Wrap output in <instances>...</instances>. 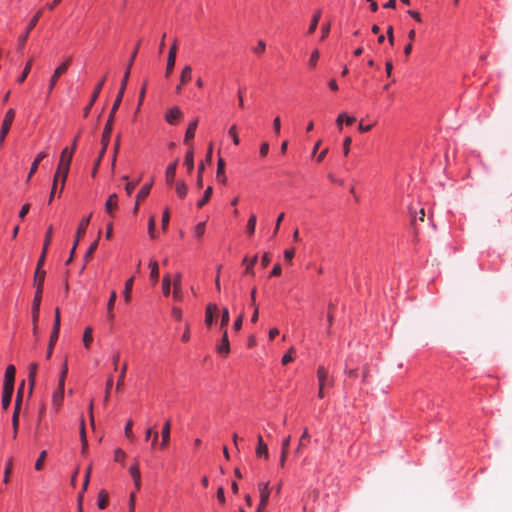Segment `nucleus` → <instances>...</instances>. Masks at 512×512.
<instances>
[{
	"mask_svg": "<svg viewBox=\"0 0 512 512\" xmlns=\"http://www.w3.org/2000/svg\"><path fill=\"white\" fill-rule=\"evenodd\" d=\"M127 83H128V72H125L124 77L121 81L120 89H119L116 99L112 105L111 111L109 113L106 125L104 127V131L102 134L101 142L104 144V149H107V147H108L111 133H112V127H113L115 114L122 102Z\"/></svg>",
	"mask_w": 512,
	"mask_h": 512,
	"instance_id": "obj_1",
	"label": "nucleus"
},
{
	"mask_svg": "<svg viewBox=\"0 0 512 512\" xmlns=\"http://www.w3.org/2000/svg\"><path fill=\"white\" fill-rule=\"evenodd\" d=\"M46 272L44 270H35L34 285L36 287L35 296L32 304V322L36 323L39 319L40 304L42 300L43 285L45 281Z\"/></svg>",
	"mask_w": 512,
	"mask_h": 512,
	"instance_id": "obj_2",
	"label": "nucleus"
},
{
	"mask_svg": "<svg viewBox=\"0 0 512 512\" xmlns=\"http://www.w3.org/2000/svg\"><path fill=\"white\" fill-rule=\"evenodd\" d=\"M73 153H74L73 150H70L69 148L66 147L62 150L61 155H60L58 167H57V170L54 175V186H56L58 184V177L62 176L61 191L64 190V186H65V183H66V180L68 177Z\"/></svg>",
	"mask_w": 512,
	"mask_h": 512,
	"instance_id": "obj_3",
	"label": "nucleus"
},
{
	"mask_svg": "<svg viewBox=\"0 0 512 512\" xmlns=\"http://www.w3.org/2000/svg\"><path fill=\"white\" fill-rule=\"evenodd\" d=\"M71 57H68L63 63H61L54 71L53 75L51 76L49 80L48 85V95H50L55 88L58 79L67 72L70 64H71Z\"/></svg>",
	"mask_w": 512,
	"mask_h": 512,
	"instance_id": "obj_4",
	"label": "nucleus"
},
{
	"mask_svg": "<svg viewBox=\"0 0 512 512\" xmlns=\"http://www.w3.org/2000/svg\"><path fill=\"white\" fill-rule=\"evenodd\" d=\"M14 117H15V111H14V109L11 108L6 112L3 122H2V126L0 129V145H2L4 143V140L11 128L12 123H13Z\"/></svg>",
	"mask_w": 512,
	"mask_h": 512,
	"instance_id": "obj_5",
	"label": "nucleus"
},
{
	"mask_svg": "<svg viewBox=\"0 0 512 512\" xmlns=\"http://www.w3.org/2000/svg\"><path fill=\"white\" fill-rule=\"evenodd\" d=\"M52 233H53V228H52V226H49L47 231H46V234H45L44 243H43V247H42V252H41V255H40L39 259H38L36 269L43 270L42 267H43V265L45 263L48 247H49V245L51 243Z\"/></svg>",
	"mask_w": 512,
	"mask_h": 512,
	"instance_id": "obj_6",
	"label": "nucleus"
},
{
	"mask_svg": "<svg viewBox=\"0 0 512 512\" xmlns=\"http://www.w3.org/2000/svg\"><path fill=\"white\" fill-rule=\"evenodd\" d=\"M317 378L319 386L332 387L334 385V378L329 375L328 370L324 366L318 367Z\"/></svg>",
	"mask_w": 512,
	"mask_h": 512,
	"instance_id": "obj_7",
	"label": "nucleus"
},
{
	"mask_svg": "<svg viewBox=\"0 0 512 512\" xmlns=\"http://www.w3.org/2000/svg\"><path fill=\"white\" fill-rule=\"evenodd\" d=\"M42 11L39 10L34 17L31 19L30 23L27 26L26 32L19 38V49H22L28 39L29 33L36 26Z\"/></svg>",
	"mask_w": 512,
	"mask_h": 512,
	"instance_id": "obj_8",
	"label": "nucleus"
},
{
	"mask_svg": "<svg viewBox=\"0 0 512 512\" xmlns=\"http://www.w3.org/2000/svg\"><path fill=\"white\" fill-rule=\"evenodd\" d=\"M181 280H182L181 273H176L175 276H174V279L172 281V285H173V299L175 301H182V299H183Z\"/></svg>",
	"mask_w": 512,
	"mask_h": 512,
	"instance_id": "obj_9",
	"label": "nucleus"
},
{
	"mask_svg": "<svg viewBox=\"0 0 512 512\" xmlns=\"http://www.w3.org/2000/svg\"><path fill=\"white\" fill-rule=\"evenodd\" d=\"M182 118H183V112L180 110L179 107H172L165 114V120L170 125H175Z\"/></svg>",
	"mask_w": 512,
	"mask_h": 512,
	"instance_id": "obj_10",
	"label": "nucleus"
},
{
	"mask_svg": "<svg viewBox=\"0 0 512 512\" xmlns=\"http://www.w3.org/2000/svg\"><path fill=\"white\" fill-rule=\"evenodd\" d=\"M176 41H174L173 45L171 46L169 53H168V59H167V65L165 70V76L169 77L171 73L173 72L175 61H176Z\"/></svg>",
	"mask_w": 512,
	"mask_h": 512,
	"instance_id": "obj_11",
	"label": "nucleus"
},
{
	"mask_svg": "<svg viewBox=\"0 0 512 512\" xmlns=\"http://www.w3.org/2000/svg\"><path fill=\"white\" fill-rule=\"evenodd\" d=\"M192 79V67L186 65L180 75V83L176 86V93H181L182 86L191 81Z\"/></svg>",
	"mask_w": 512,
	"mask_h": 512,
	"instance_id": "obj_12",
	"label": "nucleus"
},
{
	"mask_svg": "<svg viewBox=\"0 0 512 512\" xmlns=\"http://www.w3.org/2000/svg\"><path fill=\"white\" fill-rule=\"evenodd\" d=\"M258 490L260 493L261 506H267L271 493L269 482H260L258 484Z\"/></svg>",
	"mask_w": 512,
	"mask_h": 512,
	"instance_id": "obj_13",
	"label": "nucleus"
},
{
	"mask_svg": "<svg viewBox=\"0 0 512 512\" xmlns=\"http://www.w3.org/2000/svg\"><path fill=\"white\" fill-rule=\"evenodd\" d=\"M105 80H106V77H103V78L99 81V83L96 85V87H95V89H94V92H93V94H92L91 100H90L89 104H88V105L85 107V109H84V116H85V117H87V116H88V114H89V112H90V110H91V108H92L93 104H94V103H95V101L97 100V98H98V96H99V94H100V92H101V90H102V87H103V85H104Z\"/></svg>",
	"mask_w": 512,
	"mask_h": 512,
	"instance_id": "obj_14",
	"label": "nucleus"
},
{
	"mask_svg": "<svg viewBox=\"0 0 512 512\" xmlns=\"http://www.w3.org/2000/svg\"><path fill=\"white\" fill-rule=\"evenodd\" d=\"M170 431H171V420L170 419H167L162 427V431H161V436H162V441H161V444H160V447L162 449H165L167 448V446L169 445V442H170Z\"/></svg>",
	"mask_w": 512,
	"mask_h": 512,
	"instance_id": "obj_15",
	"label": "nucleus"
},
{
	"mask_svg": "<svg viewBox=\"0 0 512 512\" xmlns=\"http://www.w3.org/2000/svg\"><path fill=\"white\" fill-rule=\"evenodd\" d=\"M16 369L14 365H8L5 371L3 387L14 388Z\"/></svg>",
	"mask_w": 512,
	"mask_h": 512,
	"instance_id": "obj_16",
	"label": "nucleus"
},
{
	"mask_svg": "<svg viewBox=\"0 0 512 512\" xmlns=\"http://www.w3.org/2000/svg\"><path fill=\"white\" fill-rule=\"evenodd\" d=\"M216 350L218 353L223 354L225 356L229 354L230 344H229V340H228L227 329L223 330L222 339H221L220 343L216 346Z\"/></svg>",
	"mask_w": 512,
	"mask_h": 512,
	"instance_id": "obj_17",
	"label": "nucleus"
},
{
	"mask_svg": "<svg viewBox=\"0 0 512 512\" xmlns=\"http://www.w3.org/2000/svg\"><path fill=\"white\" fill-rule=\"evenodd\" d=\"M255 453L258 457H264L265 459H268L269 457L268 446L260 434L257 436V447Z\"/></svg>",
	"mask_w": 512,
	"mask_h": 512,
	"instance_id": "obj_18",
	"label": "nucleus"
},
{
	"mask_svg": "<svg viewBox=\"0 0 512 512\" xmlns=\"http://www.w3.org/2000/svg\"><path fill=\"white\" fill-rule=\"evenodd\" d=\"M91 215H89L86 218H83L78 226V229L76 231V238H75V246L78 245L80 239L85 235L86 229L90 223Z\"/></svg>",
	"mask_w": 512,
	"mask_h": 512,
	"instance_id": "obj_19",
	"label": "nucleus"
},
{
	"mask_svg": "<svg viewBox=\"0 0 512 512\" xmlns=\"http://www.w3.org/2000/svg\"><path fill=\"white\" fill-rule=\"evenodd\" d=\"M64 399V386H60L58 384L57 390L53 393L52 396V404L56 408V410H59V408L62 405Z\"/></svg>",
	"mask_w": 512,
	"mask_h": 512,
	"instance_id": "obj_20",
	"label": "nucleus"
},
{
	"mask_svg": "<svg viewBox=\"0 0 512 512\" xmlns=\"http://www.w3.org/2000/svg\"><path fill=\"white\" fill-rule=\"evenodd\" d=\"M290 442H291V436L290 435H288L282 441L281 455H280V467L281 468H284V466H285L287 455H288V449H289V446H290Z\"/></svg>",
	"mask_w": 512,
	"mask_h": 512,
	"instance_id": "obj_21",
	"label": "nucleus"
},
{
	"mask_svg": "<svg viewBox=\"0 0 512 512\" xmlns=\"http://www.w3.org/2000/svg\"><path fill=\"white\" fill-rule=\"evenodd\" d=\"M216 179L222 184H226L227 177L225 174V161L223 158H219L217 162V172H216Z\"/></svg>",
	"mask_w": 512,
	"mask_h": 512,
	"instance_id": "obj_22",
	"label": "nucleus"
},
{
	"mask_svg": "<svg viewBox=\"0 0 512 512\" xmlns=\"http://www.w3.org/2000/svg\"><path fill=\"white\" fill-rule=\"evenodd\" d=\"M47 157V153L45 151H41L40 153H38V155L36 156V158L34 159L32 165H31V168H30V171H29V174L27 176V182L30 181L31 177L33 176V174L37 171L38 169V166H39V163Z\"/></svg>",
	"mask_w": 512,
	"mask_h": 512,
	"instance_id": "obj_23",
	"label": "nucleus"
},
{
	"mask_svg": "<svg viewBox=\"0 0 512 512\" xmlns=\"http://www.w3.org/2000/svg\"><path fill=\"white\" fill-rule=\"evenodd\" d=\"M177 165H178V160L174 161L172 164L168 165V167L166 168L165 179H166V183L168 185H172V183L175 179Z\"/></svg>",
	"mask_w": 512,
	"mask_h": 512,
	"instance_id": "obj_24",
	"label": "nucleus"
},
{
	"mask_svg": "<svg viewBox=\"0 0 512 512\" xmlns=\"http://www.w3.org/2000/svg\"><path fill=\"white\" fill-rule=\"evenodd\" d=\"M129 471L134 480L136 489L139 490L141 487V475H140L138 461H136L135 464L130 467Z\"/></svg>",
	"mask_w": 512,
	"mask_h": 512,
	"instance_id": "obj_25",
	"label": "nucleus"
},
{
	"mask_svg": "<svg viewBox=\"0 0 512 512\" xmlns=\"http://www.w3.org/2000/svg\"><path fill=\"white\" fill-rule=\"evenodd\" d=\"M118 206V196L117 194H112L109 196L108 200L105 203L106 212L113 216V211L117 209Z\"/></svg>",
	"mask_w": 512,
	"mask_h": 512,
	"instance_id": "obj_26",
	"label": "nucleus"
},
{
	"mask_svg": "<svg viewBox=\"0 0 512 512\" xmlns=\"http://www.w3.org/2000/svg\"><path fill=\"white\" fill-rule=\"evenodd\" d=\"M13 392H14V388L3 387V391H2V407H3L4 410H6L9 407V405L11 403V400H12Z\"/></svg>",
	"mask_w": 512,
	"mask_h": 512,
	"instance_id": "obj_27",
	"label": "nucleus"
},
{
	"mask_svg": "<svg viewBox=\"0 0 512 512\" xmlns=\"http://www.w3.org/2000/svg\"><path fill=\"white\" fill-rule=\"evenodd\" d=\"M218 311L216 304H209L206 308L205 323L207 326H211L214 321V314Z\"/></svg>",
	"mask_w": 512,
	"mask_h": 512,
	"instance_id": "obj_28",
	"label": "nucleus"
},
{
	"mask_svg": "<svg viewBox=\"0 0 512 512\" xmlns=\"http://www.w3.org/2000/svg\"><path fill=\"white\" fill-rule=\"evenodd\" d=\"M197 126H198V119H195L188 125V128L185 133V137H184V142L186 144H188L194 138Z\"/></svg>",
	"mask_w": 512,
	"mask_h": 512,
	"instance_id": "obj_29",
	"label": "nucleus"
},
{
	"mask_svg": "<svg viewBox=\"0 0 512 512\" xmlns=\"http://www.w3.org/2000/svg\"><path fill=\"white\" fill-rule=\"evenodd\" d=\"M37 369H38L37 363H31L29 365L28 380H29V385H30V389H29L30 393H32L33 387L35 385Z\"/></svg>",
	"mask_w": 512,
	"mask_h": 512,
	"instance_id": "obj_30",
	"label": "nucleus"
},
{
	"mask_svg": "<svg viewBox=\"0 0 512 512\" xmlns=\"http://www.w3.org/2000/svg\"><path fill=\"white\" fill-rule=\"evenodd\" d=\"M309 440H310V434L308 432V429L305 428L300 439H299L298 446L295 449L296 455H299L302 452L303 448L306 446V441H309Z\"/></svg>",
	"mask_w": 512,
	"mask_h": 512,
	"instance_id": "obj_31",
	"label": "nucleus"
},
{
	"mask_svg": "<svg viewBox=\"0 0 512 512\" xmlns=\"http://www.w3.org/2000/svg\"><path fill=\"white\" fill-rule=\"evenodd\" d=\"M58 336H59V331L52 330L51 335H50V341H49L47 353H46V358L47 359H49L51 357V355H52L53 348H54V345L57 342Z\"/></svg>",
	"mask_w": 512,
	"mask_h": 512,
	"instance_id": "obj_32",
	"label": "nucleus"
},
{
	"mask_svg": "<svg viewBox=\"0 0 512 512\" xmlns=\"http://www.w3.org/2000/svg\"><path fill=\"white\" fill-rule=\"evenodd\" d=\"M149 267L151 269L150 280L155 284L159 278V267L157 261L151 260L149 263Z\"/></svg>",
	"mask_w": 512,
	"mask_h": 512,
	"instance_id": "obj_33",
	"label": "nucleus"
},
{
	"mask_svg": "<svg viewBox=\"0 0 512 512\" xmlns=\"http://www.w3.org/2000/svg\"><path fill=\"white\" fill-rule=\"evenodd\" d=\"M158 436H159V434L155 427L148 428L145 433V440L147 441L150 438H152L151 447L154 448L157 444Z\"/></svg>",
	"mask_w": 512,
	"mask_h": 512,
	"instance_id": "obj_34",
	"label": "nucleus"
},
{
	"mask_svg": "<svg viewBox=\"0 0 512 512\" xmlns=\"http://www.w3.org/2000/svg\"><path fill=\"white\" fill-rule=\"evenodd\" d=\"M100 235H101V231H99L97 239L90 245V247L86 251V253L84 255L85 263H87L92 258L93 253L97 249Z\"/></svg>",
	"mask_w": 512,
	"mask_h": 512,
	"instance_id": "obj_35",
	"label": "nucleus"
},
{
	"mask_svg": "<svg viewBox=\"0 0 512 512\" xmlns=\"http://www.w3.org/2000/svg\"><path fill=\"white\" fill-rule=\"evenodd\" d=\"M133 282H134V277H131L125 283V288H124L123 294H124V300L126 303H129L131 300V292H132Z\"/></svg>",
	"mask_w": 512,
	"mask_h": 512,
	"instance_id": "obj_36",
	"label": "nucleus"
},
{
	"mask_svg": "<svg viewBox=\"0 0 512 512\" xmlns=\"http://www.w3.org/2000/svg\"><path fill=\"white\" fill-rule=\"evenodd\" d=\"M320 18H321V10H318V11H316L314 13V15L312 17L310 26L308 28V34H313L315 32V30L317 29V26H318Z\"/></svg>",
	"mask_w": 512,
	"mask_h": 512,
	"instance_id": "obj_37",
	"label": "nucleus"
},
{
	"mask_svg": "<svg viewBox=\"0 0 512 512\" xmlns=\"http://www.w3.org/2000/svg\"><path fill=\"white\" fill-rule=\"evenodd\" d=\"M257 260H258L257 255L253 256V257L251 258V260H249V261H248V258H247V257H245V258L243 259V264H245V265H246V269H245V273H246V274H251V275H253V274H254L253 267H254V265L256 264Z\"/></svg>",
	"mask_w": 512,
	"mask_h": 512,
	"instance_id": "obj_38",
	"label": "nucleus"
},
{
	"mask_svg": "<svg viewBox=\"0 0 512 512\" xmlns=\"http://www.w3.org/2000/svg\"><path fill=\"white\" fill-rule=\"evenodd\" d=\"M92 333H93V329L90 326L86 327V329L84 330L83 343L87 349L90 348V345L93 341Z\"/></svg>",
	"mask_w": 512,
	"mask_h": 512,
	"instance_id": "obj_39",
	"label": "nucleus"
},
{
	"mask_svg": "<svg viewBox=\"0 0 512 512\" xmlns=\"http://www.w3.org/2000/svg\"><path fill=\"white\" fill-rule=\"evenodd\" d=\"M172 279L170 274H166L162 280V291L165 296L170 294Z\"/></svg>",
	"mask_w": 512,
	"mask_h": 512,
	"instance_id": "obj_40",
	"label": "nucleus"
},
{
	"mask_svg": "<svg viewBox=\"0 0 512 512\" xmlns=\"http://www.w3.org/2000/svg\"><path fill=\"white\" fill-rule=\"evenodd\" d=\"M256 221H257L256 215L251 214L248 219L247 226H246V231H247L248 235H250V236L253 235L255 232Z\"/></svg>",
	"mask_w": 512,
	"mask_h": 512,
	"instance_id": "obj_41",
	"label": "nucleus"
},
{
	"mask_svg": "<svg viewBox=\"0 0 512 512\" xmlns=\"http://www.w3.org/2000/svg\"><path fill=\"white\" fill-rule=\"evenodd\" d=\"M151 187H152V182L149 183V184L144 185L140 189V191L138 192V194L136 196L137 201L144 200L149 195Z\"/></svg>",
	"mask_w": 512,
	"mask_h": 512,
	"instance_id": "obj_42",
	"label": "nucleus"
},
{
	"mask_svg": "<svg viewBox=\"0 0 512 512\" xmlns=\"http://www.w3.org/2000/svg\"><path fill=\"white\" fill-rule=\"evenodd\" d=\"M126 371H127V363H124L121 367V370H120V374H119V377H118V381H117V385H116V391H120L123 384H124V379H125V375H126Z\"/></svg>",
	"mask_w": 512,
	"mask_h": 512,
	"instance_id": "obj_43",
	"label": "nucleus"
},
{
	"mask_svg": "<svg viewBox=\"0 0 512 512\" xmlns=\"http://www.w3.org/2000/svg\"><path fill=\"white\" fill-rule=\"evenodd\" d=\"M108 505V494L106 491L101 490L98 495V507L105 509Z\"/></svg>",
	"mask_w": 512,
	"mask_h": 512,
	"instance_id": "obj_44",
	"label": "nucleus"
},
{
	"mask_svg": "<svg viewBox=\"0 0 512 512\" xmlns=\"http://www.w3.org/2000/svg\"><path fill=\"white\" fill-rule=\"evenodd\" d=\"M185 165L187 166V170L189 173L192 172L194 168V157H193V151L189 150L185 155Z\"/></svg>",
	"mask_w": 512,
	"mask_h": 512,
	"instance_id": "obj_45",
	"label": "nucleus"
},
{
	"mask_svg": "<svg viewBox=\"0 0 512 512\" xmlns=\"http://www.w3.org/2000/svg\"><path fill=\"white\" fill-rule=\"evenodd\" d=\"M213 189L211 186L207 187L201 200L198 201L197 206L202 208L211 198Z\"/></svg>",
	"mask_w": 512,
	"mask_h": 512,
	"instance_id": "obj_46",
	"label": "nucleus"
},
{
	"mask_svg": "<svg viewBox=\"0 0 512 512\" xmlns=\"http://www.w3.org/2000/svg\"><path fill=\"white\" fill-rule=\"evenodd\" d=\"M176 193L180 198H184L187 195V185L183 181H178L176 183Z\"/></svg>",
	"mask_w": 512,
	"mask_h": 512,
	"instance_id": "obj_47",
	"label": "nucleus"
},
{
	"mask_svg": "<svg viewBox=\"0 0 512 512\" xmlns=\"http://www.w3.org/2000/svg\"><path fill=\"white\" fill-rule=\"evenodd\" d=\"M31 65H32V60L30 59V60L26 63V65H25V67H24V69H23L22 74H21V75L18 77V79H17V81H18L19 83H22V82H24V81H25V79L27 78L28 74L30 73Z\"/></svg>",
	"mask_w": 512,
	"mask_h": 512,
	"instance_id": "obj_48",
	"label": "nucleus"
},
{
	"mask_svg": "<svg viewBox=\"0 0 512 512\" xmlns=\"http://www.w3.org/2000/svg\"><path fill=\"white\" fill-rule=\"evenodd\" d=\"M229 311L227 308H223L222 310V316H221V322H220V329L223 331L224 329H226L225 327L227 326V324L229 323Z\"/></svg>",
	"mask_w": 512,
	"mask_h": 512,
	"instance_id": "obj_49",
	"label": "nucleus"
},
{
	"mask_svg": "<svg viewBox=\"0 0 512 512\" xmlns=\"http://www.w3.org/2000/svg\"><path fill=\"white\" fill-rule=\"evenodd\" d=\"M67 373H68V364H67V360H65V362L63 363L59 381H58V384H60V386H65V380L67 377Z\"/></svg>",
	"mask_w": 512,
	"mask_h": 512,
	"instance_id": "obj_50",
	"label": "nucleus"
},
{
	"mask_svg": "<svg viewBox=\"0 0 512 512\" xmlns=\"http://www.w3.org/2000/svg\"><path fill=\"white\" fill-rule=\"evenodd\" d=\"M228 134L229 136L232 138L233 140V143L235 145H239L240 143V139H239V136H238V133H237V126L236 125H232L229 130H228Z\"/></svg>",
	"mask_w": 512,
	"mask_h": 512,
	"instance_id": "obj_51",
	"label": "nucleus"
},
{
	"mask_svg": "<svg viewBox=\"0 0 512 512\" xmlns=\"http://www.w3.org/2000/svg\"><path fill=\"white\" fill-rule=\"evenodd\" d=\"M46 456H47V452H46V450H43L40 453V455H39V457H38V459H37V461L35 463V469L37 471H40L43 468V464H44V461L46 459Z\"/></svg>",
	"mask_w": 512,
	"mask_h": 512,
	"instance_id": "obj_52",
	"label": "nucleus"
},
{
	"mask_svg": "<svg viewBox=\"0 0 512 512\" xmlns=\"http://www.w3.org/2000/svg\"><path fill=\"white\" fill-rule=\"evenodd\" d=\"M335 309V305L333 303H330L328 305V314H327V321H328V330L327 333H330V327L333 322V310Z\"/></svg>",
	"mask_w": 512,
	"mask_h": 512,
	"instance_id": "obj_53",
	"label": "nucleus"
},
{
	"mask_svg": "<svg viewBox=\"0 0 512 512\" xmlns=\"http://www.w3.org/2000/svg\"><path fill=\"white\" fill-rule=\"evenodd\" d=\"M205 225L206 223L205 222H200L196 225L195 227V230H194V234L195 236L200 239L202 238V236L204 235V232H205Z\"/></svg>",
	"mask_w": 512,
	"mask_h": 512,
	"instance_id": "obj_54",
	"label": "nucleus"
},
{
	"mask_svg": "<svg viewBox=\"0 0 512 512\" xmlns=\"http://www.w3.org/2000/svg\"><path fill=\"white\" fill-rule=\"evenodd\" d=\"M132 427H133V421L131 419H129L124 428L125 436L128 439H133V437H134L133 432H132Z\"/></svg>",
	"mask_w": 512,
	"mask_h": 512,
	"instance_id": "obj_55",
	"label": "nucleus"
},
{
	"mask_svg": "<svg viewBox=\"0 0 512 512\" xmlns=\"http://www.w3.org/2000/svg\"><path fill=\"white\" fill-rule=\"evenodd\" d=\"M126 457V454L125 452L121 449V448H117L115 451H114V460L116 462H123L124 459Z\"/></svg>",
	"mask_w": 512,
	"mask_h": 512,
	"instance_id": "obj_56",
	"label": "nucleus"
},
{
	"mask_svg": "<svg viewBox=\"0 0 512 512\" xmlns=\"http://www.w3.org/2000/svg\"><path fill=\"white\" fill-rule=\"evenodd\" d=\"M293 352H294V349L290 348L289 351L282 357L281 362L283 365H286L294 360V357L292 355Z\"/></svg>",
	"mask_w": 512,
	"mask_h": 512,
	"instance_id": "obj_57",
	"label": "nucleus"
},
{
	"mask_svg": "<svg viewBox=\"0 0 512 512\" xmlns=\"http://www.w3.org/2000/svg\"><path fill=\"white\" fill-rule=\"evenodd\" d=\"M148 233L151 238H155V218L151 217L148 221Z\"/></svg>",
	"mask_w": 512,
	"mask_h": 512,
	"instance_id": "obj_58",
	"label": "nucleus"
},
{
	"mask_svg": "<svg viewBox=\"0 0 512 512\" xmlns=\"http://www.w3.org/2000/svg\"><path fill=\"white\" fill-rule=\"evenodd\" d=\"M319 51L318 50H314L310 56V59H309V65L311 67H315L316 64H317V61L319 59Z\"/></svg>",
	"mask_w": 512,
	"mask_h": 512,
	"instance_id": "obj_59",
	"label": "nucleus"
},
{
	"mask_svg": "<svg viewBox=\"0 0 512 512\" xmlns=\"http://www.w3.org/2000/svg\"><path fill=\"white\" fill-rule=\"evenodd\" d=\"M331 23L328 22L321 27V40H324L326 37H328L330 32Z\"/></svg>",
	"mask_w": 512,
	"mask_h": 512,
	"instance_id": "obj_60",
	"label": "nucleus"
},
{
	"mask_svg": "<svg viewBox=\"0 0 512 512\" xmlns=\"http://www.w3.org/2000/svg\"><path fill=\"white\" fill-rule=\"evenodd\" d=\"M169 219H170V215H169V210L166 209L164 212H163V215H162V229L163 230H166L167 229V226L169 224Z\"/></svg>",
	"mask_w": 512,
	"mask_h": 512,
	"instance_id": "obj_61",
	"label": "nucleus"
},
{
	"mask_svg": "<svg viewBox=\"0 0 512 512\" xmlns=\"http://www.w3.org/2000/svg\"><path fill=\"white\" fill-rule=\"evenodd\" d=\"M116 298H117L116 292L112 291L111 294H110V298L108 300V303H107V310H113Z\"/></svg>",
	"mask_w": 512,
	"mask_h": 512,
	"instance_id": "obj_62",
	"label": "nucleus"
},
{
	"mask_svg": "<svg viewBox=\"0 0 512 512\" xmlns=\"http://www.w3.org/2000/svg\"><path fill=\"white\" fill-rule=\"evenodd\" d=\"M351 143H352L351 137H346L343 141V153L345 156H347L350 151Z\"/></svg>",
	"mask_w": 512,
	"mask_h": 512,
	"instance_id": "obj_63",
	"label": "nucleus"
},
{
	"mask_svg": "<svg viewBox=\"0 0 512 512\" xmlns=\"http://www.w3.org/2000/svg\"><path fill=\"white\" fill-rule=\"evenodd\" d=\"M295 255V250L292 248V249H286L284 251V259L288 262V263H291L292 262V259Z\"/></svg>",
	"mask_w": 512,
	"mask_h": 512,
	"instance_id": "obj_64",
	"label": "nucleus"
}]
</instances>
